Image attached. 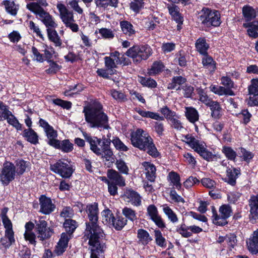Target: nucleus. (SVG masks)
<instances>
[{
    "label": "nucleus",
    "mask_w": 258,
    "mask_h": 258,
    "mask_svg": "<svg viewBox=\"0 0 258 258\" xmlns=\"http://www.w3.org/2000/svg\"><path fill=\"white\" fill-rule=\"evenodd\" d=\"M40 206V212L44 214L48 215L53 212L55 206L52 203L50 198L42 195L39 198Z\"/></svg>",
    "instance_id": "16"
},
{
    "label": "nucleus",
    "mask_w": 258,
    "mask_h": 258,
    "mask_svg": "<svg viewBox=\"0 0 258 258\" xmlns=\"http://www.w3.org/2000/svg\"><path fill=\"white\" fill-rule=\"evenodd\" d=\"M39 123L46 135L48 139V143L54 147L59 146V141L56 139L57 132L54 130L53 127L50 125L47 121L41 118L40 119Z\"/></svg>",
    "instance_id": "12"
},
{
    "label": "nucleus",
    "mask_w": 258,
    "mask_h": 258,
    "mask_svg": "<svg viewBox=\"0 0 258 258\" xmlns=\"http://www.w3.org/2000/svg\"><path fill=\"white\" fill-rule=\"evenodd\" d=\"M210 89L212 92L219 96L234 95V93L232 90L229 89H225V87L223 86L212 85L210 87Z\"/></svg>",
    "instance_id": "30"
},
{
    "label": "nucleus",
    "mask_w": 258,
    "mask_h": 258,
    "mask_svg": "<svg viewBox=\"0 0 258 258\" xmlns=\"http://www.w3.org/2000/svg\"><path fill=\"white\" fill-rule=\"evenodd\" d=\"M171 126L177 131H181L184 128L181 122L178 119V117L175 115L169 120Z\"/></svg>",
    "instance_id": "63"
},
{
    "label": "nucleus",
    "mask_w": 258,
    "mask_h": 258,
    "mask_svg": "<svg viewBox=\"0 0 258 258\" xmlns=\"http://www.w3.org/2000/svg\"><path fill=\"white\" fill-rule=\"evenodd\" d=\"M70 239V236L68 233H61L60 238L54 250L55 253L57 255H61L66 251Z\"/></svg>",
    "instance_id": "19"
},
{
    "label": "nucleus",
    "mask_w": 258,
    "mask_h": 258,
    "mask_svg": "<svg viewBox=\"0 0 258 258\" xmlns=\"http://www.w3.org/2000/svg\"><path fill=\"white\" fill-rule=\"evenodd\" d=\"M63 226L66 230L65 233H68L70 236L72 237L73 233L74 232L78 225L77 222L72 219H66L63 223Z\"/></svg>",
    "instance_id": "36"
},
{
    "label": "nucleus",
    "mask_w": 258,
    "mask_h": 258,
    "mask_svg": "<svg viewBox=\"0 0 258 258\" xmlns=\"http://www.w3.org/2000/svg\"><path fill=\"white\" fill-rule=\"evenodd\" d=\"M16 172V167L14 164L10 162L4 163L0 172V180L4 185H8L15 179Z\"/></svg>",
    "instance_id": "11"
},
{
    "label": "nucleus",
    "mask_w": 258,
    "mask_h": 258,
    "mask_svg": "<svg viewBox=\"0 0 258 258\" xmlns=\"http://www.w3.org/2000/svg\"><path fill=\"white\" fill-rule=\"evenodd\" d=\"M27 8L34 13L47 28H55L57 24L53 18L43 9H40L36 4L27 5Z\"/></svg>",
    "instance_id": "7"
},
{
    "label": "nucleus",
    "mask_w": 258,
    "mask_h": 258,
    "mask_svg": "<svg viewBox=\"0 0 258 258\" xmlns=\"http://www.w3.org/2000/svg\"><path fill=\"white\" fill-rule=\"evenodd\" d=\"M89 239V248L91 250V258H99L98 255L102 252L105 248V245L101 243L100 239L103 237V235H97L94 234L91 235H85Z\"/></svg>",
    "instance_id": "10"
},
{
    "label": "nucleus",
    "mask_w": 258,
    "mask_h": 258,
    "mask_svg": "<svg viewBox=\"0 0 258 258\" xmlns=\"http://www.w3.org/2000/svg\"><path fill=\"white\" fill-rule=\"evenodd\" d=\"M23 136L31 144L36 145L38 143V136L32 128L25 129L23 131Z\"/></svg>",
    "instance_id": "29"
},
{
    "label": "nucleus",
    "mask_w": 258,
    "mask_h": 258,
    "mask_svg": "<svg viewBox=\"0 0 258 258\" xmlns=\"http://www.w3.org/2000/svg\"><path fill=\"white\" fill-rule=\"evenodd\" d=\"M202 55V64L204 67L209 69L210 72H214L216 68V64L212 57L208 55L207 53Z\"/></svg>",
    "instance_id": "34"
},
{
    "label": "nucleus",
    "mask_w": 258,
    "mask_h": 258,
    "mask_svg": "<svg viewBox=\"0 0 258 258\" xmlns=\"http://www.w3.org/2000/svg\"><path fill=\"white\" fill-rule=\"evenodd\" d=\"M164 68V65L160 61L154 62L151 68L148 70V74L150 76H154L161 73Z\"/></svg>",
    "instance_id": "46"
},
{
    "label": "nucleus",
    "mask_w": 258,
    "mask_h": 258,
    "mask_svg": "<svg viewBox=\"0 0 258 258\" xmlns=\"http://www.w3.org/2000/svg\"><path fill=\"white\" fill-rule=\"evenodd\" d=\"M222 151L228 159L232 161L235 159L237 154L231 147L224 146L223 147Z\"/></svg>",
    "instance_id": "55"
},
{
    "label": "nucleus",
    "mask_w": 258,
    "mask_h": 258,
    "mask_svg": "<svg viewBox=\"0 0 258 258\" xmlns=\"http://www.w3.org/2000/svg\"><path fill=\"white\" fill-rule=\"evenodd\" d=\"M138 81L143 86L148 88H154L157 87L156 82L150 78L139 77Z\"/></svg>",
    "instance_id": "50"
},
{
    "label": "nucleus",
    "mask_w": 258,
    "mask_h": 258,
    "mask_svg": "<svg viewBox=\"0 0 258 258\" xmlns=\"http://www.w3.org/2000/svg\"><path fill=\"white\" fill-rule=\"evenodd\" d=\"M112 142L115 148L118 150L125 152L128 149V147L118 138H115L113 139Z\"/></svg>",
    "instance_id": "64"
},
{
    "label": "nucleus",
    "mask_w": 258,
    "mask_h": 258,
    "mask_svg": "<svg viewBox=\"0 0 258 258\" xmlns=\"http://www.w3.org/2000/svg\"><path fill=\"white\" fill-rule=\"evenodd\" d=\"M210 109L212 111V115L215 118H218L221 115V108L219 104L216 101H211L209 103Z\"/></svg>",
    "instance_id": "44"
},
{
    "label": "nucleus",
    "mask_w": 258,
    "mask_h": 258,
    "mask_svg": "<svg viewBox=\"0 0 258 258\" xmlns=\"http://www.w3.org/2000/svg\"><path fill=\"white\" fill-rule=\"evenodd\" d=\"M86 121L91 128L108 127V117L103 110L102 105L95 102L83 109Z\"/></svg>",
    "instance_id": "1"
},
{
    "label": "nucleus",
    "mask_w": 258,
    "mask_h": 258,
    "mask_svg": "<svg viewBox=\"0 0 258 258\" xmlns=\"http://www.w3.org/2000/svg\"><path fill=\"white\" fill-rule=\"evenodd\" d=\"M55 148L60 149L64 152L68 153L73 150V145L68 140H65L61 143L59 142V146Z\"/></svg>",
    "instance_id": "54"
},
{
    "label": "nucleus",
    "mask_w": 258,
    "mask_h": 258,
    "mask_svg": "<svg viewBox=\"0 0 258 258\" xmlns=\"http://www.w3.org/2000/svg\"><path fill=\"white\" fill-rule=\"evenodd\" d=\"M218 215L214 207L212 208L213 223L218 225H225L227 223V219L230 216L232 212L231 207L227 205L221 206L219 210Z\"/></svg>",
    "instance_id": "9"
},
{
    "label": "nucleus",
    "mask_w": 258,
    "mask_h": 258,
    "mask_svg": "<svg viewBox=\"0 0 258 258\" xmlns=\"http://www.w3.org/2000/svg\"><path fill=\"white\" fill-rule=\"evenodd\" d=\"M83 136L90 146V149L97 155L101 154V149L98 147L100 145L101 141L95 137H91L86 133H83Z\"/></svg>",
    "instance_id": "20"
},
{
    "label": "nucleus",
    "mask_w": 258,
    "mask_h": 258,
    "mask_svg": "<svg viewBox=\"0 0 258 258\" xmlns=\"http://www.w3.org/2000/svg\"><path fill=\"white\" fill-rule=\"evenodd\" d=\"M237 240L236 236L234 234H229L225 236H219L217 239L219 243H226L230 248H233L236 244Z\"/></svg>",
    "instance_id": "32"
},
{
    "label": "nucleus",
    "mask_w": 258,
    "mask_h": 258,
    "mask_svg": "<svg viewBox=\"0 0 258 258\" xmlns=\"http://www.w3.org/2000/svg\"><path fill=\"white\" fill-rule=\"evenodd\" d=\"M176 231L183 237L187 238L191 236L189 230V226L186 225L184 223H182L177 226Z\"/></svg>",
    "instance_id": "51"
},
{
    "label": "nucleus",
    "mask_w": 258,
    "mask_h": 258,
    "mask_svg": "<svg viewBox=\"0 0 258 258\" xmlns=\"http://www.w3.org/2000/svg\"><path fill=\"white\" fill-rule=\"evenodd\" d=\"M201 182L203 186L209 189H214L216 186V182L208 177L203 178Z\"/></svg>",
    "instance_id": "61"
},
{
    "label": "nucleus",
    "mask_w": 258,
    "mask_h": 258,
    "mask_svg": "<svg viewBox=\"0 0 258 258\" xmlns=\"http://www.w3.org/2000/svg\"><path fill=\"white\" fill-rule=\"evenodd\" d=\"M183 141L197 153L203 149L206 146L204 142L198 140L191 134L184 136Z\"/></svg>",
    "instance_id": "15"
},
{
    "label": "nucleus",
    "mask_w": 258,
    "mask_h": 258,
    "mask_svg": "<svg viewBox=\"0 0 258 258\" xmlns=\"http://www.w3.org/2000/svg\"><path fill=\"white\" fill-rule=\"evenodd\" d=\"M152 53L153 51L150 46L143 45H135L130 48L125 52V55L138 63L148 59Z\"/></svg>",
    "instance_id": "5"
},
{
    "label": "nucleus",
    "mask_w": 258,
    "mask_h": 258,
    "mask_svg": "<svg viewBox=\"0 0 258 258\" xmlns=\"http://www.w3.org/2000/svg\"><path fill=\"white\" fill-rule=\"evenodd\" d=\"M56 7L59 12L60 19L66 27L70 28L73 32H77L79 27L75 22L73 13L60 3H57Z\"/></svg>",
    "instance_id": "6"
},
{
    "label": "nucleus",
    "mask_w": 258,
    "mask_h": 258,
    "mask_svg": "<svg viewBox=\"0 0 258 258\" xmlns=\"http://www.w3.org/2000/svg\"><path fill=\"white\" fill-rule=\"evenodd\" d=\"M49 63V68L45 70L48 74H54L56 73L61 68V66L52 60L47 61Z\"/></svg>",
    "instance_id": "62"
},
{
    "label": "nucleus",
    "mask_w": 258,
    "mask_h": 258,
    "mask_svg": "<svg viewBox=\"0 0 258 258\" xmlns=\"http://www.w3.org/2000/svg\"><path fill=\"white\" fill-rule=\"evenodd\" d=\"M102 222L109 226L113 223L114 217L112 212L109 209H105L101 212Z\"/></svg>",
    "instance_id": "35"
},
{
    "label": "nucleus",
    "mask_w": 258,
    "mask_h": 258,
    "mask_svg": "<svg viewBox=\"0 0 258 258\" xmlns=\"http://www.w3.org/2000/svg\"><path fill=\"white\" fill-rule=\"evenodd\" d=\"M242 15L246 21L250 22L256 17V12L252 7L246 5L242 8Z\"/></svg>",
    "instance_id": "33"
},
{
    "label": "nucleus",
    "mask_w": 258,
    "mask_h": 258,
    "mask_svg": "<svg viewBox=\"0 0 258 258\" xmlns=\"http://www.w3.org/2000/svg\"><path fill=\"white\" fill-rule=\"evenodd\" d=\"M196 47L201 54H205L209 48V45L204 38H199L196 43Z\"/></svg>",
    "instance_id": "42"
},
{
    "label": "nucleus",
    "mask_w": 258,
    "mask_h": 258,
    "mask_svg": "<svg viewBox=\"0 0 258 258\" xmlns=\"http://www.w3.org/2000/svg\"><path fill=\"white\" fill-rule=\"evenodd\" d=\"M50 169L63 178H69L73 172L70 161L68 160H58L50 165Z\"/></svg>",
    "instance_id": "8"
},
{
    "label": "nucleus",
    "mask_w": 258,
    "mask_h": 258,
    "mask_svg": "<svg viewBox=\"0 0 258 258\" xmlns=\"http://www.w3.org/2000/svg\"><path fill=\"white\" fill-rule=\"evenodd\" d=\"M250 105H258V79L251 80V84L248 87Z\"/></svg>",
    "instance_id": "18"
},
{
    "label": "nucleus",
    "mask_w": 258,
    "mask_h": 258,
    "mask_svg": "<svg viewBox=\"0 0 258 258\" xmlns=\"http://www.w3.org/2000/svg\"><path fill=\"white\" fill-rule=\"evenodd\" d=\"M52 28L47 29L48 39L54 43L56 47H60L62 45V41L57 32Z\"/></svg>",
    "instance_id": "31"
},
{
    "label": "nucleus",
    "mask_w": 258,
    "mask_h": 258,
    "mask_svg": "<svg viewBox=\"0 0 258 258\" xmlns=\"http://www.w3.org/2000/svg\"><path fill=\"white\" fill-rule=\"evenodd\" d=\"M122 213L126 219L132 222L137 220V213L130 208L124 207L122 210Z\"/></svg>",
    "instance_id": "48"
},
{
    "label": "nucleus",
    "mask_w": 258,
    "mask_h": 258,
    "mask_svg": "<svg viewBox=\"0 0 258 258\" xmlns=\"http://www.w3.org/2000/svg\"><path fill=\"white\" fill-rule=\"evenodd\" d=\"M107 176L110 180H112L116 184L119 186H123L125 184L123 177L115 170H108Z\"/></svg>",
    "instance_id": "26"
},
{
    "label": "nucleus",
    "mask_w": 258,
    "mask_h": 258,
    "mask_svg": "<svg viewBox=\"0 0 258 258\" xmlns=\"http://www.w3.org/2000/svg\"><path fill=\"white\" fill-rule=\"evenodd\" d=\"M240 173L239 169L228 168L227 170V177L225 178V181L231 185H234L236 183V180Z\"/></svg>",
    "instance_id": "27"
},
{
    "label": "nucleus",
    "mask_w": 258,
    "mask_h": 258,
    "mask_svg": "<svg viewBox=\"0 0 258 258\" xmlns=\"http://www.w3.org/2000/svg\"><path fill=\"white\" fill-rule=\"evenodd\" d=\"M145 168V174L146 178L151 182H153L156 178V167L153 164L145 162L143 163Z\"/></svg>",
    "instance_id": "24"
},
{
    "label": "nucleus",
    "mask_w": 258,
    "mask_h": 258,
    "mask_svg": "<svg viewBox=\"0 0 258 258\" xmlns=\"http://www.w3.org/2000/svg\"><path fill=\"white\" fill-rule=\"evenodd\" d=\"M115 164L116 168L121 173L125 175H127L128 174V167L126 163L123 160H116Z\"/></svg>",
    "instance_id": "52"
},
{
    "label": "nucleus",
    "mask_w": 258,
    "mask_h": 258,
    "mask_svg": "<svg viewBox=\"0 0 258 258\" xmlns=\"http://www.w3.org/2000/svg\"><path fill=\"white\" fill-rule=\"evenodd\" d=\"M6 11L10 14L15 16L18 10V6L13 1L9 0L3 2Z\"/></svg>",
    "instance_id": "37"
},
{
    "label": "nucleus",
    "mask_w": 258,
    "mask_h": 258,
    "mask_svg": "<svg viewBox=\"0 0 258 258\" xmlns=\"http://www.w3.org/2000/svg\"><path fill=\"white\" fill-rule=\"evenodd\" d=\"M16 165L17 169V173L19 174H22L29 166V162L25 161L23 160H18L16 161Z\"/></svg>",
    "instance_id": "53"
},
{
    "label": "nucleus",
    "mask_w": 258,
    "mask_h": 258,
    "mask_svg": "<svg viewBox=\"0 0 258 258\" xmlns=\"http://www.w3.org/2000/svg\"><path fill=\"white\" fill-rule=\"evenodd\" d=\"M186 79L181 76H176L172 78L171 82L168 85V89H179V86L184 84Z\"/></svg>",
    "instance_id": "38"
},
{
    "label": "nucleus",
    "mask_w": 258,
    "mask_h": 258,
    "mask_svg": "<svg viewBox=\"0 0 258 258\" xmlns=\"http://www.w3.org/2000/svg\"><path fill=\"white\" fill-rule=\"evenodd\" d=\"M163 211L164 214L167 216L168 219L172 223H176L178 221L176 214L167 205L163 206Z\"/></svg>",
    "instance_id": "47"
},
{
    "label": "nucleus",
    "mask_w": 258,
    "mask_h": 258,
    "mask_svg": "<svg viewBox=\"0 0 258 258\" xmlns=\"http://www.w3.org/2000/svg\"><path fill=\"white\" fill-rule=\"evenodd\" d=\"M185 109V115L190 122L195 124L199 120V114L195 108L192 107H186Z\"/></svg>",
    "instance_id": "28"
},
{
    "label": "nucleus",
    "mask_w": 258,
    "mask_h": 258,
    "mask_svg": "<svg viewBox=\"0 0 258 258\" xmlns=\"http://www.w3.org/2000/svg\"><path fill=\"white\" fill-rule=\"evenodd\" d=\"M15 241L14 234H10L8 232L5 233V236L1 239V244L5 248H9Z\"/></svg>",
    "instance_id": "43"
},
{
    "label": "nucleus",
    "mask_w": 258,
    "mask_h": 258,
    "mask_svg": "<svg viewBox=\"0 0 258 258\" xmlns=\"http://www.w3.org/2000/svg\"><path fill=\"white\" fill-rule=\"evenodd\" d=\"M132 144L141 150L146 151L154 157L158 155V152L149 135L142 129L139 128L131 134Z\"/></svg>",
    "instance_id": "2"
},
{
    "label": "nucleus",
    "mask_w": 258,
    "mask_h": 258,
    "mask_svg": "<svg viewBox=\"0 0 258 258\" xmlns=\"http://www.w3.org/2000/svg\"><path fill=\"white\" fill-rule=\"evenodd\" d=\"M138 238L139 241L144 245L147 244L152 240L149 233L143 229H140L138 230Z\"/></svg>",
    "instance_id": "40"
},
{
    "label": "nucleus",
    "mask_w": 258,
    "mask_h": 258,
    "mask_svg": "<svg viewBox=\"0 0 258 258\" xmlns=\"http://www.w3.org/2000/svg\"><path fill=\"white\" fill-rule=\"evenodd\" d=\"M87 213L89 219V222L86 223V228L84 232L85 235L96 234L103 235L102 229L97 224L98 220V204L93 203L87 206Z\"/></svg>",
    "instance_id": "3"
},
{
    "label": "nucleus",
    "mask_w": 258,
    "mask_h": 258,
    "mask_svg": "<svg viewBox=\"0 0 258 258\" xmlns=\"http://www.w3.org/2000/svg\"><path fill=\"white\" fill-rule=\"evenodd\" d=\"M167 8L174 20L178 24H181L183 22V17L180 14L179 8L173 3L168 4L167 5Z\"/></svg>",
    "instance_id": "22"
},
{
    "label": "nucleus",
    "mask_w": 258,
    "mask_h": 258,
    "mask_svg": "<svg viewBox=\"0 0 258 258\" xmlns=\"http://www.w3.org/2000/svg\"><path fill=\"white\" fill-rule=\"evenodd\" d=\"M5 120H7V122L15 127L16 130L21 131L22 129V124L20 123L17 118L10 111L9 114L7 116Z\"/></svg>",
    "instance_id": "45"
},
{
    "label": "nucleus",
    "mask_w": 258,
    "mask_h": 258,
    "mask_svg": "<svg viewBox=\"0 0 258 258\" xmlns=\"http://www.w3.org/2000/svg\"><path fill=\"white\" fill-rule=\"evenodd\" d=\"M147 215L158 227L162 228L165 227L163 220L158 214L157 208L154 205H151L147 208Z\"/></svg>",
    "instance_id": "17"
},
{
    "label": "nucleus",
    "mask_w": 258,
    "mask_h": 258,
    "mask_svg": "<svg viewBox=\"0 0 258 258\" xmlns=\"http://www.w3.org/2000/svg\"><path fill=\"white\" fill-rule=\"evenodd\" d=\"M127 220L122 217H118L117 219L114 218L113 223L111 225L113 226L116 230H121L126 224Z\"/></svg>",
    "instance_id": "60"
},
{
    "label": "nucleus",
    "mask_w": 258,
    "mask_h": 258,
    "mask_svg": "<svg viewBox=\"0 0 258 258\" xmlns=\"http://www.w3.org/2000/svg\"><path fill=\"white\" fill-rule=\"evenodd\" d=\"M123 200L128 203L136 207L140 206L142 203L141 196L136 191L132 189H126L122 196Z\"/></svg>",
    "instance_id": "14"
},
{
    "label": "nucleus",
    "mask_w": 258,
    "mask_h": 258,
    "mask_svg": "<svg viewBox=\"0 0 258 258\" xmlns=\"http://www.w3.org/2000/svg\"><path fill=\"white\" fill-rule=\"evenodd\" d=\"M2 222L4 225V226L5 228V233L8 232L10 234H14V231L13 230V226L12 223L8 216H5L4 215L2 218Z\"/></svg>",
    "instance_id": "58"
},
{
    "label": "nucleus",
    "mask_w": 258,
    "mask_h": 258,
    "mask_svg": "<svg viewBox=\"0 0 258 258\" xmlns=\"http://www.w3.org/2000/svg\"><path fill=\"white\" fill-rule=\"evenodd\" d=\"M110 95L118 102H124L127 100L125 95L122 92L115 90H110Z\"/></svg>",
    "instance_id": "59"
},
{
    "label": "nucleus",
    "mask_w": 258,
    "mask_h": 258,
    "mask_svg": "<svg viewBox=\"0 0 258 258\" xmlns=\"http://www.w3.org/2000/svg\"><path fill=\"white\" fill-rule=\"evenodd\" d=\"M36 232L37 237L40 240L43 241L49 238L53 234V229L47 227V223L42 218H40L36 222Z\"/></svg>",
    "instance_id": "13"
},
{
    "label": "nucleus",
    "mask_w": 258,
    "mask_h": 258,
    "mask_svg": "<svg viewBox=\"0 0 258 258\" xmlns=\"http://www.w3.org/2000/svg\"><path fill=\"white\" fill-rule=\"evenodd\" d=\"M247 245L249 251L252 254H256L258 253V241L254 239L252 237L247 242Z\"/></svg>",
    "instance_id": "56"
},
{
    "label": "nucleus",
    "mask_w": 258,
    "mask_h": 258,
    "mask_svg": "<svg viewBox=\"0 0 258 258\" xmlns=\"http://www.w3.org/2000/svg\"><path fill=\"white\" fill-rule=\"evenodd\" d=\"M138 112L142 116L144 117H149L156 120H164V117L160 116L158 113L144 110H140Z\"/></svg>",
    "instance_id": "49"
},
{
    "label": "nucleus",
    "mask_w": 258,
    "mask_h": 258,
    "mask_svg": "<svg viewBox=\"0 0 258 258\" xmlns=\"http://www.w3.org/2000/svg\"><path fill=\"white\" fill-rule=\"evenodd\" d=\"M197 18L199 22L207 27H217L221 23L219 12L208 8H203L199 11Z\"/></svg>",
    "instance_id": "4"
},
{
    "label": "nucleus",
    "mask_w": 258,
    "mask_h": 258,
    "mask_svg": "<svg viewBox=\"0 0 258 258\" xmlns=\"http://www.w3.org/2000/svg\"><path fill=\"white\" fill-rule=\"evenodd\" d=\"M168 178L172 183L173 186L178 190L181 189V183H180V177L178 174L172 171L169 173Z\"/></svg>",
    "instance_id": "39"
},
{
    "label": "nucleus",
    "mask_w": 258,
    "mask_h": 258,
    "mask_svg": "<svg viewBox=\"0 0 258 258\" xmlns=\"http://www.w3.org/2000/svg\"><path fill=\"white\" fill-rule=\"evenodd\" d=\"M244 27L247 28V32L248 36L251 38L258 37V22L254 21L251 22L243 23Z\"/></svg>",
    "instance_id": "25"
},
{
    "label": "nucleus",
    "mask_w": 258,
    "mask_h": 258,
    "mask_svg": "<svg viewBox=\"0 0 258 258\" xmlns=\"http://www.w3.org/2000/svg\"><path fill=\"white\" fill-rule=\"evenodd\" d=\"M248 202L250 207L249 218L251 220H255L258 219V195L251 196Z\"/></svg>",
    "instance_id": "21"
},
{
    "label": "nucleus",
    "mask_w": 258,
    "mask_h": 258,
    "mask_svg": "<svg viewBox=\"0 0 258 258\" xmlns=\"http://www.w3.org/2000/svg\"><path fill=\"white\" fill-rule=\"evenodd\" d=\"M122 32L128 36H132L135 34L132 24L128 21H121L120 23Z\"/></svg>",
    "instance_id": "41"
},
{
    "label": "nucleus",
    "mask_w": 258,
    "mask_h": 258,
    "mask_svg": "<svg viewBox=\"0 0 258 258\" xmlns=\"http://www.w3.org/2000/svg\"><path fill=\"white\" fill-rule=\"evenodd\" d=\"M110 144V142L108 140H104L103 141V147L101 150V154L100 155L102 158L105 159L106 161L113 162V154L112 151L109 148Z\"/></svg>",
    "instance_id": "23"
},
{
    "label": "nucleus",
    "mask_w": 258,
    "mask_h": 258,
    "mask_svg": "<svg viewBox=\"0 0 258 258\" xmlns=\"http://www.w3.org/2000/svg\"><path fill=\"white\" fill-rule=\"evenodd\" d=\"M155 239L156 244L161 247H165L166 245L165 239L162 236V234L160 231L159 230H155Z\"/></svg>",
    "instance_id": "57"
}]
</instances>
